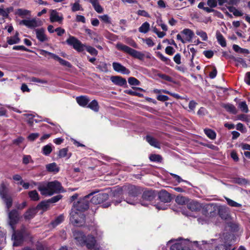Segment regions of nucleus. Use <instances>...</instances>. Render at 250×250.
Segmentation results:
<instances>
[{"mask_svg": "<svg viewBox=\"0 0 250 250\" xmlns=\"http://www.w3.org/2000/svg\"><path fill=\"white\" fill-rule=\"evenodd\" d=\"M38 189L42 195L45 196H51L54 193L63 191L61 184L57 181L40 184Z\"/></svg>", "mask_w": 250, "mask_h": 250, "instance_id": "obj_1", "label": "nucleus"}, {"mask_svg": "<svg viewBox=\"0 0 250 250\" xmlns=\"http://www.w3.org/2000/svg\"><path fill=\"white\" fill-rule=\"evenodd\" d=\"M66 42L69 45L73 46V48L78 52H82L84 50V47L91 55L97 56V50L94 47L90 46H85L78 39L73 36H70L66 41Z\"/></svg>", "mask_w": 250, "mask_h": 250, "instance_id": "obj_2", "label": "nucleus"}, {"mask_svg": "<svg viewBox=\"0 0 250 250\" xmlns=\"http://www.w3.org/2000/svg\"><path fill=\"white\" fill-rule=\"evenodd\" d=\"M70 216V221L74 226L80 227L84 224L85 217L83 213L72 208Z\"/></svg>", "mask_w": 250, "mask_h": 250, "instance_id": "obj_3", "label": "nucleus"}, {"mask_svg": "<svg viewBox=\"0 0 250 250\" xmlns=\"http://www.w3.org/2000/svg\"><path fill=\"white\" fill-rule=\"evenodd\" d=\"M116 47L118 50H121L126 53H127L134 58L138 59L141 60H143L144 58V54L141 52L138 51L122 43H117L116 45Z\"/></svg>", "mask_w": 250, "mask_h": 250, "instance_id": "obj_4", "label": "nucleus"}, {"mask_svg": "<svg viewBox=\"0 0 250 250\" xmlns=\"http://www.w3.org/2000/svg\"><path fill=\"white\" fill-rule=\"evenodd\" d=\"M93 194V192L86 195L84 198L80 199L74 205L73 208L76 210L83 213L89 208V202L87 200L89 197Z\"/></svg>", "mask_w": 250, "mask_h": 250, "instance_id": "obj_5", "label": "nucleus"}, {"mask_svg": "<svg viewBox=\"0 0 250 250\" xmlns=\"http://www.w3.org/2000/svg\"><path fill=\"white\" fill-rule=\"evenodd\" d=\"M157 193L155 190H146L143 192L140 203L142 206H147L149 203L156 197Z\"/></svg>", "mask_w": 250, "mask_h": 250, "instance_id": "obj_6", "label": "nucleus"}, {"mask_svg": "<svg viewBox=\"0 0 250 250\" xmlns=\"http://www.w3.org/2000/svg\"><path fill=\"white\" fill-rule=\"evenodd\" d=\"M20 24H23L26 27L32 29L41 26L42 22L40 19L33 18L29 20H23L20 22Z\"/></svg>", "mask_w": 250, "mask_h": 250, "instance_id": "obj_7", "label": "nucleus"}, {"mask_svg": "<svg viewBox=\"0 0 250 250\" xmlns=\"http://www.w3.org/2000/svg\"><path fill=\"white\" fill-rule=\"evenodd\" d=\"M13 234L12 238L14 240L13 245L14 246H18L23 241V236L25 234V228L22 227L20 231H15Z\"/></svg>", "mask_w": 250, "mask_h": 250, "instance_id": "obj_8", "label": "nucleus"}, {"mask_svg": "<svg viewBox=\"0 0 250 250\" xmlns=\"http://www.w3.org/2000/svg\"><path fill=\"white\" fill-rule=\"evenodd\" d=\"M9 224L13 230L15 229L14 225L16 224L19 220V215L18 212L13 209L8 213Z\"/></svg>", "mask_w": 250, "mask_h": 250, "instance_id": "obj_9", "label": "nucleus"}, {"mask_svg": "<svg viewBox=\"0 0 250 250\" xmlns=\"http://www.w3.org/2000/svg\"><path fill=\"white\" fill-rule=\"evenodd\" d=\"M73 235L76 241V244L81 246L85 245L86 242V237L84 234L79 230H73Z\"/></svg>", "mask_w": 250, "mask_h": 250, "instance_id": "obj_10", "label": "nucleus"}, {"mask_svg": "<svg viewBox=\"0 0 250 250\" xmlns=\"http://www.w3.org/2000/svg\"><path fill=\"white\" fill-rule=\"evenodd\" d=\"M107 198V193H101L93 196L91 199V202L94 204H100L105 201Z\"/></svg>", "mask_w": 250, "mask_h": 250, "instance_id": "obj_11", "label": "nucleus"}, {"mask_svg": "<svg viewBox=\"0 0 250 250\" xmlns=\"http://www.w3.org/2000/svg\"><path fill=\"white\" fill-rule=\"evenodd\" d=\"M112 66L113 69L117 72L127 75L130 73V71L128 69L119 62H113Z\"/></svg>", "mask_w": 250, "mask_h": 250, "instance_id": "obj_12", "label": "nucleus"}, {"mask_svg": "<svg viewBox=\"0 0 250 250\" xmlns=\"http://www.w3.org/2000/svg\"><path fill=\"white\" fill-rule=\"evenodd\" d=\"M158 197L164 203H168L171 200L170 194L165 190H161L158 193Z\"/></svg>", "mask_w": 250, "mask_h": 250, "instance_id": "obj_13", "label": "nucleus"}, {"mask_svg": "<svg viewBox=\"0 0 250 250\" xmlns=\"http://www.w3.org/2000/svg\"><path fill=\"white\" fill-rule=\"evenodd\" d=\"M96 240L95 238L91 235H88L86 237L85 245L88 249H94V250H100L99 248L95 247Z\"/></svg>", "mask_w": 250, "mask_h": 250, "instance_id": "obj_14", "label": "nucleus"}, {"mask_svg": "<svg viewBox=\"0 0 250 250\" xmlns=\"http://www.w3.org/2000/svg\"><path fill=\"white\" fill-rule=\"evenodd\" d=\"M140 193V190L139 188L135 187V186L130 185L128 187V196L130 198H136L137 196Z\"/></svg>", "mask_w": 250, "mask_h": 250, "instance_id": "obj_15", "label": "nucleus"}, {"mask_svg": "<svg viewBox=\"0 0 250 250\" xmlns=\"http://www.w3.org/2000/svg\"><path fill=\"white\" fill-rule=\"evenodd\" d=\"M111 82L115 84L123 86L126 84V81L125 78H122L121 76H112L110 78Z\"/></svg>", "mask_w": 250, "mask_h": 250, "instance_id": "obj_16", "label": "nucleus"}, {"mask_svg": "<svg viewBox=\"0 0 250 250\" xmlns=\"http://www.w3.org/2000/svg\"><path fill=\"white\" fill-rule=\"evenodd\" d=\"M181 34L184 36V38H185L186 42H190L194 35L193 32L192 30L188 28L184 29L181 32Z\"/></svg>", "mask_w": 250, "mask_h": 250, "instance_id": "obj_17", "label": "nucleus"}, {"mask_svg": "<svg viewBox=\"0 0 250 250\" xmlns=\"http://www.w3.org/2000/svg\"><path fill=\"white\" fill-rule=\"evenodd\" d=\"M37 38L41 42H43L47 41V38L45 35L44 29L42 28L40 29H37L35 30Z\"/></svg>", "mask_w": 250, "mask_h": 250, "instance_id": "obj_18", "label": "nucleus"}, {"mask_svg": "<svg viewBox=\"0 0 250 250\" xmlns=\"http://www.w3.org/2000/svg\"><path fill=\"white\" fill-rule=\"evenodd\" d=\"M146 140L147 142L151 146L156 148H160V145L159 142L154 137L150 135H146Z\"/></svg>", "mask_w": 250, "mask_h": 250, "instance_id": "obj_19", "label": "nucleus"}, {"mask_svg": "<svg viewBox=\"0 0 250 250\" xmlns=\"http://www.w3.org/2000/svg\"><path fill=\"white\" fill-rule=\"evenodd\" d=\"M50 19L52 22L56 21L61 22L63 18L62 16H59V13L56 10H52L51 12Z\"/></svg>", "mask_w": 250, "mask_h": 250, "instance_id": "obj_20", "label": "nucleus"}, {"mask_svg": "<svg viewBox=\"0 0 250 250\" xmlns=\"http://www.w3.org/2000/svg\"><path fill=\"white\" fill-rule=\"evenodd\" d=\"M76 101L80 106L84 107L88 105L90 100L87 96H81L76 98Z\"/></svg>", "mask_w": 250, "mask_h": 250, "instance_id": "obj_21", "label": "nucleus"}, {"mask_svg": "<svg viewBox=\"0 0 250 250\" xmlns=\"http://www.w3.org/2000/svg\"><path fill=\"white\" fill-rule=\"evenodd\" d=\"M188 208L191 211H198L202 208V205L196 201H192L188 204Z\"/></svg>", "mask_w": 250, "mask_h": 250, "instance_id": "obj_22", "label": "nucleus"}, {"mask_svg": "<svg viewBox=\"0 0 250 250\" xmlns=\"http://www.w3.org/2000/svg\"><path fill=\"white\" fill-rule=\"evenodd\" d=\"M36 208H32L27 210L24 214V217L26 220H30L33 218L37 213Z\"/></svg>", "mask_w": 250, "mask_h": 250, "instance_id": "obj_23", "label": "nucleus"}, {"mask_svg": "<svg viewBox=\"0 0 250 250\" xmlns=\"http://www.w3.org/2000/svg\"><path fill=\"white\" fill-rule=\"evenodd\" d=\"M15 14L22 18H24L27 16H30L31 11L27 9L19 8L16 10Z\"/></svg>", "mask_w": 250, "mask_h": 250, "instance_id": "obj_24", "label": "nucleus"}, {"mask_svg": "<svg viewBox=\"0 0 250 250\" xmlns=\"http://www.w3.org/2000/svg\"><path fill=\"white\" fill-rule=\"evenodd\" d=\"M50 202L48 200L41 202L36 207L37 210L42 209L43 211L47 210L49 208Z\"/></svg>", "mask_w": 250, "mask_h": 250, "instance_id": "obj_25", "label": "nucleus"}, {"mask_svg": "<svg viewBox=\"0 0 250 250\" xmlns=\"http://www.w3.org/2000/svg\"><path fill=\"white\" fill-rule=\"evenodd\" d=\"M90 2L97 12L101 13L103 12V8L100 5L98 0H90Z\"/></svg>", "mask_w": 250, "mask_h": 250, "instance_id": "obj_26", "label": "nucleus"}, {"mask_svg": "<svg viewBox=\"0 0 250 250\" xmlns=\"http://www.w3.org/2000/svg\"><path fill=\"white\" fill-rule=\"evenodd\" d=\"M47 170L50 172L57 173L59 171V168L55 163H52L46 166Z\"/></svg>", "mask_w": 250, "mask_h": 250, "instance_id": "obj_27", "label": "nucleus"}, {"mask_svg": "<svg viewBox=\"0 0 250 250\" xmlns=\"http://www.w3.org/2000/svg\"><path fill=\"white\" fill-rule=\"evenodd\" d=\"M185 245L182 242L176 241L170 247V250H184Z\"/></svg>", "mask_w": 250, "mask_h": 250, "instance_id": "obj_28", "label": "nucleus"}, {"mask_svg": "<svg viewBox=\"0 0 250 250\" xmlns=\"http://www.w3.org/2000/svg\"><path fill=\"white\" fill-rule=\"evenodd\" d=\"M223 107L229 112L236 114L237 113V110L236 107L231 104H224Z\"/></svg>", "mask_w": 250, "mask_h": 250, "instance_id": "obj_29", "label": "nucleus"}, {"mask_svg": "<svg viewBox=\"0 0 250 250\" xmlns=\"http://www.w3.org/2000/svg\"><path fill=\"white\" fill-rule=\"evenodd\" d=\"M229 58L231 59L233 61L236 62V66H238L239 64H241L244 67H247V64L243 59L241 58H236L233 56H230Z\"/></svg>", "mask_w": 250, "mask_h": 250, "instance_id": "obj_30", "label": "nucleus"}, {"mask_svg": "<svg viewBox=\"0 0 250 250\" xmlns=\"http://www.w3.org/2000/svg\"><path fill=\"white\" fill-rule=\"evenodd\" d=\"M87 107L90 108L95 112H98L99 109V106L98 102L96 100H93L88 105Z\"/></svg>", "mask_w": 250, "mask_h": 250, "instance_id": "obj_31", "label": "nucleus"}, {"mask_svg": "<svg viewBox=\"0 0 250 250\" xmlns=\"http://www.w3.org/2000/svg\"><path fill=\"white\" fill-rule=\"evenodd\" d=\"M28 196L32 201H37L40 200V196L36 190L29 191L28 192Z\"/></svg>", "mask_w": 250, "mask_h": 250, "instance_id": "obj_32", "label": "nucleus"}, {"mask_svg": "<svg viewBox=\"0 0 250 250\" xmlns=\"http://www.w3.org/2000/svg\"><path fill=\"white\" fill-rule=\"evenodd\" d=\"M1 198L6 204L7 208L9 209L12 205L13 200L11 196L8 194Z\"/></svg>", "mask_w": 250, "mask_h": 250, "instance_id": "obj_33", "label": "nucleus"}, {"mask_svg": "<svg viewBox=\"0 0 250 250\" xmlns=\"http://www.w3.org/2000/svg\"><path fill=\"white\" fill-rule=\"evenodd\" d=\"M19 33L18 32H16L15 35L11 38L7 39V42L9 44H13L15 43H18L19 42L20 39L18 37Z\"/></svg>", "mask_w": 250, "mask_h": 250, "instance_id": "obj_34", "label": "nucleus"}, {"mask_svg": "<svg viewBox=\"0 0 250 250\" xmlns=\"http://www.w3.org/2000/svg\"><path fill=\"white\" fill-rule=\"evenodd\" d=\"M175 202L179 205H183L188 203V199L184 196L178 195L175 199Z\"/></svg>", "mask_w": 250, "mask_h": 250, "instance_id": "obj_35", "label": "nucleus"}, {"mask_svg": "<svg viewBox=\"0 0 250 250\" xmlns=\"http://www.w3.org/2000/svg\"><path fill=\"white\" fill-rule=\"evenodd\" d=\"M216 38L219 44L222 47H225L226 46V40L223 37V35L220 32H217L216 33Z\"/></svg>", "mask_w": 250, "mask_h": 250, "instance_id": "obj_36", "label": "nucleus"}, {"mask_svg": "<svg viewBox=\"0 0 250 250\" xmlns=\"http://www.w3.org/2000/svg\"><path fill=\"white\" fill-rule=\"evenodd\" d=\"M8 190L5 185L2 183L0 185V196L2 198L8 195Z\"/></svg>", "mask_w": 250, "mask_h": 250, "instance_id": "obj_37", "label": "nucleus"}, {"mask_svg": "<svg viewBox=\"0 0 250 250\" xmlns=\"http://www.w3.org/2000/svg\"><path fill=\"white\" fill-rule=\"evenodd\" d=\"M149 24L147 22H145L139 27V31L141 33H146L149 29Z\"/></svg>", "mask_w": 250, "mask_h": 250, "instance_id": "obj_38", "label": "nucleus"}, {"mask_svg": "<svg viewBox=\"0 0 250 250\" xmlns=\"http://www.w3.org/2000/svg\"><path fill=\"white\" fill-rule=\"evenodd\" d=\"M238 107L241 110V111L244 113H248L249 111V108L246 102H241L238 104Z\"/></svg>", "mask_w": 250, "mask_h": 250, "instance_id": "obj_39", "label": "nucleus"}, {"mask_svg": "<svg viewBox=\"0 0 250 250\" xmlns=\"http://www.w3.org/2000/svg\"><path fill=\"white\" fill-rule=\"evenodd\" d=\"M42 153L45 155H48L52 151V145L48 144L42 148Z\"/></svg>", "mask_w": 250, "mask_h": 250, "instance_id": "obj_40", "label": "nucleus"}, {"mask_svg": "<svg viewBox=\"0 0 250 250\" xmlns=\"http://www.w3.org/2000/svg\"><path fill=\"white\" fill-rule=\"evenodd\" d=\"M204 132L206 135L210 139L213 140L216 137L215 132L210 129H205Z\"/></svg>", "mask_w": 250, "mask_h": 250, "instance_id": "obj_41", "label": "nucleus"}, {"mask_svg": "<svg viewBox=\"0 0 250 250\" xmlns=\"http://www.w3.org/2000/svg\"><path fill=\"white\" fill-rule=\"evenodd\" d=\"M71 10L72 12H76L79 10L83 11V9L81 5L79 4L78 1H76L73 4H71Z\"/></svg>", "mask_w": 250, "mask_h": 250, "instance_id": "obj_42", "label": "nucleus"}, {"mask_svg": "<svg viewBox=\"0 0 250 250\" xmlns=\"http://www.w3.org/2000/svg\"><path fill=\"white\" fill-rule=\"evenodd\" d=\"M156 54L157 56L166 64H169L170 63L171 60L169 58L165 57L160 52H157Z\"/></svg>", "mask_w": 250, "mask_h": 250, "instance_id": "obj_43", "label": "nucleus"}, {"mask_svg": "<svg viewBox=\"0 0 250 250\" xmlns=\"http://www.w3.org/2000/svg\"><path fill=\"white\" fill-rule=\"evenodd\" d=\"M233 50L236 52L241 53H249V50L246 49H243L239 47L238 45L234 44L232 46Z\"/></svg>", "mask_w": 250, "mask_h": 250, "instance_id": "obj_44", "label": "nucleus"}, {"mask_svg": "<svg viewBox=\"0 0 250 250\" xmlns=\"http://www.w3.org/2000/svg\"><path fill=\"white\" fill-rule=\"evenodd\" d=\"M29 82L33 83H38L43 84L47 83V81L44 79H41L36 77H31L28 79Z\"/></svg>", "mask_w": 250, "mask_h": 250, "instance_id": "obj_45", "label": "nucleus"}, {"mask_svg": "<svg viewBox=\"0 0 250 250\" xmlns=\"http://www.w3.org/2000/svg\"><path fill=\"white\" fill-rule=\"evenodd\" d=\"M149 159L151 161L157 162H161L163 160L162 156L159 154H152L150 156Z\"/></svg>", "mask_w": 250, "mask_h": 250, "instance_id": "obj_46", "label": "nucleus"}, {"mask_svg": "<svg viewBox=\"0 0 250 250\" xmlns=\"http://www.w3.org/2000/svg\"><path fill=\"white\" fill-rule=\"evenodd\" d=\"M219 215L223 220H227L229 218V215L226 210L224 209H220L219 210Z\"/></svg>", "mask_w": 250, "mask_h": 250, "instance_id": "obj_47", "label": "nucleus"}, {"mask_svg": "<svg viewBox=\"0 0 250 250\" xmlns=\"http://www.w3.org/2000/svg\"><path fill=\"white\" fill-rule=\"evenodd\" d=\"M227 203L231 207H241L242 205L240 204H239L229 198H225Z\"/></svg>", "mask_w": 250, "mask_h": 250, "instance_id": "obj_48", "label": "nucleus"}, {"mask_svg": "<svg viewBox=\"0 0 250 250\" xmlns=\"http://www.w3.org/2000/svg\"><path fill=\"white\" fill-rule=\"evenodd\" d=\"M97 68L102 72H106L108 71L107 64L104 62H100V64L97 65Z\"/></svg>", "mask_w": 250, "mask_h": 250, "instance_id": "obj_49", "label": "nucleus"}, {"mask_svg": "<svg viewBox=\"0 0 250 250\" xmlns=\"http://www.w3.org/2000/svg\"><path fill=\"white\" fill-rule=\"evenodd\" d=\"M41 54L43 55V56H46L47 55H48L50 56V57L51 58H52L56 60L59 58V56H58L56 54H53V53H51V52H48V51L44 50H42L41 51Z\"/></svg>", "mask_w": 250, "mask_h": 250, "instance_id": "obj_50", "label": "nucleus"}, {"mask_svg": "<svg viewBox=\"0 0 250 250\" xmlns=\"http://www.w3.org/2000/svg\"><path fill=\"white\" fill-rule=\"evenodd\" d=\"M128 83L131 85H139L140 82L136 78L134 77H130L128 79Z\"/></svg>", "mask_w": 250, "mask_h": 250, "instance_id": "obj_51", "label": "nucleus"}, {"mask_svg": "<svg viewBox=\"0 0 250 250\" xmlns=\"http://www.w3.org/2000/svg\"><path fill=\"white\" fill-rule=\"evenodd\" d=\"M63 216L62 215H60L57 218H56V219L54 221L52 222V225L54 227H55L62 222L63 221Z\"/></svg>", "mask_w": 250, "mask_h": 250, "instance_id": "obj_52", "label": "nucleus"}, {"mask_svg": "<svg viewBox=\"0 0 250 250\" xmlns=\"http://www.w3.org/2000/svg\"><path fill=\"white\" fill-rule=\"evenodd\" d=\"M196 33L197 35L202 38L203 41H206L208 39V36L207 33L202 30H197Z\"/></svg>", "mask_w": 250, "mask_h": 250, "instance_id": "obj_53", "label": "nucleus"}, {"mask_svg": "<svg viewBox=\"0 0 250 250\" xmlns=\"http://www.w3.org/2000/svg\"><path fill=\"white\" fill-rule=\"evenodd\" d=\"M57 60L62 65L66 66V67H67L68 68H71V66H72L71 63L69 62H67V61H66L65 60H64L61 59L59 57V58H58V59Z\"/></svg>", "mask_w": 250, "mask_h": 250, "instance_id": "obj_54", "label": "nucleus"}, {"mask_svg": "<svg viewBox=\"0 0 250 250\" xmlns=\"http://www.w3.org/2000/svg\"><path fill=\"white\" fill-rule=\"evenodd\" d=\"M99 18L104 23L107 24L111 23L110 18L107 15L100 16Z\"/></svg>", "mask_w": 250, "mask_h": 250, "instance_id": "obj_55", "label": "nucleus"}, {"mask_svg": "<svg viewBox=\"0 0 250 250\" xmlns=\"http://www.w3.org/2000/svg\"><path fill=\"white\" fill-rule=\"evenodd\" d=\"M68 149L67 148H63L60 150L58 156L60 158L64 157L67 156Z\"/></svg>", "mask_w": 250, "mask_h": 250, "instance_id": "obj_56", "label": "nucleus"}, {"mask_svg": "<svg viewBox=\"0 0 250 250\" xmlns=\"http://www.w3.org/2000/svg\"><path fill=\"white\" fill-rule=\"evenodd\" d=\"M62 197V195L60 194L57 195L48 199V202H49L50 203H55L61 199Z\"/></svg>", "mask_w": 250, "mask_h": 250, "instance_id": "obj_57", "label": "nucleus"}, {"mask_svg": "<svg viewBox=\"0 0 250 250\" xmlns=\"http://www.w3.org/2000/svg\"><path fill=\"white\" fill-rule=\"evenodd\" d=\"M40 136L39 133H31L28 135L27 137V139L28 140L30 141H34L37 138H38Z\"/></svg>", "mask_w": 250, "mask_h": 250, "instance_id": "obj_58", "label": "nucleus"}, {"mask_svg": "<svg viewBox=\"0 0 250 250\" xmlns=\"http://www.w3.org/2000/svg\"><path fill=\"white\" fill-rule=\"evenodd\" d=\"M237 119L242 121H245L247 122L250 121V119H249L247 115L245 114H240L237 115Z\"/></svg>", "mask_w": 250, "mask_h": 250, "instance_id": "obj_59", "label": "nucleus"}, {"mask_svg": "<svg viewBox=\"0 0 250 250\" xmlns=\"http://www.w3.org/2000/svg\"><path fill=\"white\" fill-rule=\"evenodd\" d=\"M13 50H22V51H27V52H29L30 50L26 48L25 46H24L23 45H17V46H14L13 47Z\"/></svg>", "mask_w": 250, "mask_h": 250, "instance_id": "obj_60", "label": "nucleus"}, {"mask_svg": "<svg viewBox=\"0 0 250 250\" xmlns=\"http://www.w3.org/2000/svg\"><path fill=\"white\" fill-rule=\"evenodd\" d=\"M165 52L167 54L172 55L175 52V50L172 47L168 46L166 48Z\"/></svg>", "mask_w": 250, "mask_h": 250, "instance_id": "obj_61", "label": "nucleus"}, {"mask_svg": "<svg viewBox=\"0 0 250 250\" xmlns=\"http://www.w3.org/2000/svg\"><path fill=\"white\" fill-rule=\"evenodd\" d=\"M173 60L176 63L180 64L181 62V55L179 53L176 54L173 58Z\"/></svg>", "mask_w": 250, "mask_h": 250, "instance_id": "obj_62", "label": "nucleus"}, {"mask_svg": "<svg viewBox=\"0 0 250 250\" xmlns=\"http://www.w3.org/2000/svg\"><path fill=\"white\" fill-rule=\"evenodd\" d=\"M204 55L208 58H211L213 56L214 53L211 50L204 51Z\"/></svg>", "mask_w": 250, "mask_h": 250, "instance_id": "obj_63", "label": "nucleus"}, {"mask_svg": "<svg viewBox=\"0 0 250 250\" xmlns=\"http://www.w3.org/2000/svg\"><path fill=\"white\" fill-rule=\"evenodd\" d=\"M157 99L160 101L165 102L168 100L169 98L167 96L159 95L157 97Z\"/></svg>", "mask_w": 250, "mask_h": 250, "instance_id": "obj_64", "label": "nucleus"}]
</instances>
